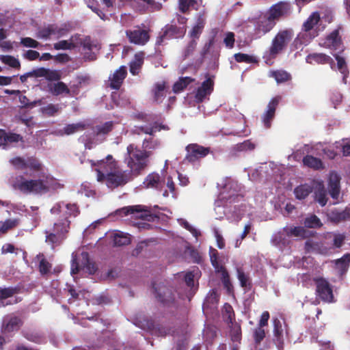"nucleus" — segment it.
<instances>
[{"label": "nucleus", "instance_id": "2f4dec72", "mask_svg": "<svg viewBox=\"0 0 350 350\" xmlns=\"http://www.w3.org/2000/svg\"><path fill=\"white\" fill-rule=\"evenodd\" d=\"M221 272V282L224 286V288L226 290V293L228 295H233L234 294V287L232 284L231 283L230 275L227 270L225 267L221 266L220 270Z\"/></svg>", "mask_w": 350, "mask_h": 350}, {"label": "nucleus", "instance_id": "39448f33", "mask_svg": "<svg viewBox=\"0 0 350 350\" xmlns=\"http://www.w3.org/2000/svg\"><path fill=\"white\" fill-rule=\"evenodd\" d=\"M152 288L157 300L164 307L176 306V298L173 288L163 283L152 282Z\"/></svg>", "mask_w": 350, "mask_h": 350}, {"label": "nucleus", "instance_id": "4c0bfd02", "mask_svg": "<svg viewBox=\"0 0 350 350\" xmlns=\"http://www.w3.org/2000/svg\"><path fill=\"white\" fill-rule=\"evenodd\" d=\"M165 84L163 83H157L154 85V100L157 103H161L165 96Z\"/></svg>", "mask_w": 350, "mask_h": 350}, {"label": "nucleus", "instance_id": "aec40b11", "mask_svg": "<svg viewBox=\"0 0 350 350\" xmlns=\"http://www.w3.org/2000/svg\"><path fill=\"white\" fill-rule=\"evenodd\" d=\"M214 81L210 77L204 81L196 91L195 98L198 102H202L204 98L213 91Z\"/></svg>", "mask_w": 350, "mask_h": 350}, {"label": "nucleus", "instance_id": "a211bd4d", "mask_svg": "<svg viewBox=\"0 0 350 350\" xmlns=\"http://www.w3.org/2000/svg\"><path fill=\"white\" fill-rule=\"evenodd\" d=\"M23 320L21 317L10 314L3 319L1 332L3 334H8L12 332H17L23 325Z\"/></svg>", "mask_w": 350, "mask_h": 350}, {"label": "nucleus", "instance_id": "58836bf2", "mask_svg": "<svg viewBox=\"0 0 350 350\" xmlns=\"http://www.w3.org/2000/svg\"><path fill=\"white\" fill-rule=\"evenodd\" d=\"M320 20V16L318 12L312 13L303 25V29L305 31H308L313 29Z\"/></svg>", "mask_w": 350, "mask_h": 350}, {"label": "nucleus", "instance_id": "864d4df0", "mask_svg": "<svg viewBox=\"0 0 350 350\" xmlns=\"http://www.w3.org/2000/svg\"><path fill=\"white\" fill-rule=\"evenodd\" d=\"M26 169L29 168L31 170L38 172L42 170V164L35 157H28L25 162Z\"/></svg>", "mask_w": 350, "mask_h": 350}, {"label": "nucleus", "instance_id": "72a5a7b5", "mask_svg": "<svg viewBox=\"0 0 350 350\" xmlns=\"http://www.w3.org/2000/svg\"><path fill=\"white\" fill-rule=\"evenodd\" d=\"M312 192V187L308 184L297 186L294 189V193L297 199L304 200Z\"/></svg>", "mask_w": 350, "mask_h": 350}, {"label": "nucleus", "instance_id": "338daca9", "mask_svg": "<svg viewBox=\"0 0 350 350\" xmlns=\"http://www.w3.org/2000/svg\"><path fill=\"white\" fill-rule=\"evenodd\" d=\"M11 163L18 170H23L26 169L25 162L26 160L24 159L17 157L15 158H13L10 161Z\"/></svg>", "mask_w": 350, "mask_h": 350}, {"label": "nucleus", "instance_id": "c756f323", "mask_svg": "<svg viewBox=\"0 0 350 350\" xmlns=\"http://www.w3.org/2000/svg\"><path fill=\"white\" fill-rule=\"evenodd\" d=\"M314 199L321 206H325L327 202V191L322 183H319L316 187Z\"/></svg>", "mask_w": 350, "mask_h": 350}, {"label": "nucleus", "instance_id": "b1692460", "mask_svg": "<svg viewBox=\"0 0 350 350\" xmlns=\"http://www.w3.org/2000/svg\"><path fill=\"white\" fill-rule=\"evenodd\" d=\"M329 193L331 197L337 200L340 194V178L336 173L332 172L328 182Z\"/></svg>", "mask_w": 350, "mask_h": 350}, {"label": "nucleus", "instance_id": "8fccbe9b", "mask_svg": "<svg viewBox=\"0 0 350 350\" xmlns=\"http://www.w3.org/2000/svg\"><path fill=\"white\" fill-rule=\"evenodd\" d=\"M62 107L58 104H49L46 106L41 108L42 112L47 115L49 116H53L56 115L60 110Z\"/></svg>", "mask_w": 350, "mask_h": 350}, {"label": "nucleus", "instance_id": "13d9d810", "mask_svg": "<svg viewBox=\"0 0 350 350\" xmlns=\"http://www.w3.org/2000/svg\"><path fill=\"white\" fill-rule=\"evenodd\" d=\"M329 238H332L333 247L340 248L344 243L345 236L342 234L332 233L328 235Z\"/></svg>", "mask_w": 350, "mask_h": 350}, {"label": "nucleus", "instance_id": "49530a36", "mask_svg": "<svg viewBox=\"0 0 350 350\" xmlns=\"http://www.w3.org/2000/svg\"><path fill=\"white\" fill-rule=\"evenodd\" d=\"M113 241L115 246L120 247L130 244L131 239L127 234L117 233L114 234Z\"/></svg>", "mask_w": 350, "mask_h": 350}, {"label": "nucleus", "instance_id": "a18cd8bd", "mask_svg": "<svg viewBox=\"0 0 350 350\" xmlns=\"http://www.w3.org/2000/svg\"><path fill=\"white\" fill-rule=\"evenodd\" d=\"M223 317L228 324H232L234 320V312L230 304L226 303L223 308Z\"/></svg>", "mask_w": 350, "mask_h": 350}, {"label": "nucleus", "instance_id": "20e7f679", "mask_svg": "<svg viewBox=\"0 0 350 350\" xmlns=\"http://www.w3.org/2000/svg\"><path fill=\"white\" fill-rule=\"evenodd\" d=\"M293 33L291 29L280 31L273 38L269 49V55L271 58H275L287 46L292 40Z\"/></svg>", "mask_w": 350, "mask_h": 350}, {"label": "nucleus", "instance_id": "0e129e2a", "mask_svg": "<svg viewBox=\"0 0 350 350\" xmlns=\"http://www.w3.org/2000/svg\"><path fill=\"white\" fill-rule=\"evenodd\" d=\"M61 73L58 70H51L48 69V72L46 77V79L49 82L55 83V81L57 82L61 79Z\"/></svg>", "mask_w": 350, "mask_h": 350}, {"label": "nucleus", "instance_id": "f3484780", "mask_svg": "<svg viewBox=\"0 0 350 350\" xmlns=\"http://www.w3.org/2000/svg\"><path fill=\"white\" fill-rule=\"evenodd\" d=\"M126 35L130 42L138 45H144L150 40L149 31L139 27L134 30H127Z\"/></svg>", "mask_w": 350, "mask_h": 350}, {"label": "nucleus", "instance_id": "cd10ccee", "mask_svg": "<svg viewBox=\"0 0 350 350\" xmlns=\"http://www.w3.org/2000/svg\"><path fill=\"white\" fill-rule=\"evenodd\" d=\"M81 265L83 269L88 272L89 274H94L97 271V267L95 262L91 261L89 258L88 252H83L81 254Z\"/></svg>", "mask_w": 350, "mask_h": 350}, {"label": "nucleus", "instance_id": "423d86ee", "mask_svg": "<svg viewBox=\"0 0 350 350\" xmlns=\"http://www.w3.org/2000/svg\"><path fill=\"white\" fill-rule=\"evenodd\" d=\"M251 23L254 26V36L256 39L265 36L275 26V22L272 21L266 13L253 18Z\"/></svg>", "mask_w": 350, "mask_h": 350}, {"label": "nucleus", "instance_id": "bb28decb", "mask_svg": "<svg viewBox=\"0 0 350 350\" xmlns=\"http://www.w3.org/2000/svg\"><path fill=\"white\" fill-rule=\"evenodd\" d=\"M283 232L288 237H295L304 239L308 237V231L302 226L285 227L283 228Z\"/></svg>", "mask_w": 350, "mask_h": 350}, {"label": "nucleus", "instance_id": "0eeeda50", "mask_svg": "<svg viewBox=\"0 0 350 350\" xmlns=\"http://www.w3.org/2000/svg\"><path fill=\"white\" fill-rule=\"evenodd\" d=\"M133 178L132 174L129 170H122L118 167L114 172L108 174L104 179L107 187L115 189L126 185Z\"/></svg>", "mask_w": 350, "mask_h": 350}, {"label": "nucleus", "instance_id": "1a4fd4ad", "mask_svg": "<svg viewBox=\"0 0 350 350\" xmlns=\"http://www.w3.org/2000/svg\"><path fill=\"white\" fill-rule=\"evenodd\" d=\"M113 128L114 122L113 121L105 122L93 126L92 131L94 138L93 140H87L85 145L90 148L93 144L103 142L107 139V135L113 130Z\"/></svg>", "mask_w": 350, "mask_h": 350}, {"label": "nucleus", "instance_id": "ea45409f", "mask_svg": "<svg viewBox=\"0 0 350 350\" xmlns=\"http://www.w3.org/2000/svg\"><path fill=\"white\" fill-rule=\"evenodd\" d=\"M137 129L139 132L152 136L157 131H160L161 129H165V126L164 125L158 124L157 122H154L153 125L150 127L141 126H138Z\"/></svg>", "mask_w": 350, "mask_h": 350}, {"label": "nucleus", "instance_id": "2eb2a0df", "mask_svg": "<svg viewBox=\"0 0 350 350\" xmlns=\"http://www.w3.org/2000/svg\"><path fill=\"white\" fill-rule=\"evenodd\" d=\"M186 159L193 163L197 160L205 157L211 152L210 148L204 147L198 144H191L186 147Z\"/></svg>", "mask_w": 350, "mask_h": 350}, {"label": "nucleus", "instance_id": "c03bdc74", "mask_svg": "<svg viewBox=\"0 0 350 350\" xmlns=\"http://www.w3.org/2000/svg\"><path fill=\"white\" fill-rule=\"evenodd\" d=\"M20 288L18 287H0V300L6 299L18 293Z\"/></svg>", "mask_w": 350, "mask_h": 350}, {"label": "nucleus", "instance_id": "473e14b6", "mask_svg": "<svg viewBox=\"0 0 350 350\" xmlns=\"http://www.w3.org/2000/svg\"><path fill=\"white\" fill-rule=\"evenodd\" d=\"M303 163L304 165L314 170H321L323 168V163L322 161L312 155L305 156L303 158Z\"/></svg>", "mask_w": 350, "mask_h": 350}, {"label": "nucleus", "instance_id": "f257e3e1", "mask_svg": "<svg viewBox=\"0 0 350 350\" xmlns=\"http://www.w3.org/2000/svg\"><path fill=\"white\" fill-rule=\"evenodd\" d=\"M94 44L90 36L81 38V35L75 34L72 36L69 40H67V72H70L80 68L83 64L81 59L83 50H92Z\"/></svg>", "mask_w": 350, "mask_h": 350}, {"label": "nucleus", "instance_id": "7ed1b4c3", "mask_svg": "<svg viewBox=\"0 0 350 350\" xmlns=\"http://www.w3.org/2000/svg\"><path fill=\"white\" fill-rule=\"evenodd\" d=\"M14 186L25 194L42 195L50 191L47 177L45 179H26L23 176H19Z\"/></svg>", "mask_w": 350, "mask_h": 350}, {"label": "nucleus", "instance_id": "c9c22d12", "mask_svg": "<svg viewBox=\"0 0 350 350\" xmlns=\"http://www.w3.org/2000/svg\"><path fill=\"white\" fill-rule=\"evenodd\" d=\"M282 333L283 329L282 328V325L280 321L278 319L275 320L273 325V335L275 337L274 342L277 345L279 349L280 348V347L281 348H282Z\"/></svg>", "mask_w": 350, "mask_h": 350}, {"label": "nucleus", "instance_id": "680f3d73", "mask_svg": "<svg viewBox=\"0 0 350 350\" xmlns=\"http://www.w3.org/2000/svg\"><path fill=\"white\" fill-rule=\"evenodd\" d=\"M86 125L83 122L67 124V135L73 134L85 129Z\"/></svg>", "mask_w": 350, "mask_h": 350}, {"label": "nucleus", "instance_id": "79ce46f5", "mask_svg": "<svg viewBox=\"0 0 350 350\" xmlns=\"http://www.w3.org/2000/svg\"><path fill=\"white\" fill-rule=\"evenodd\" d=\"M234 58L238 63L245 62L247 64H257L258 62V60L256 57L242 53H235L234 55Z\"/></svg>", "mask_w": 350, "mask_h": 350}, {"label": "nucleus", "instance_id": "de8ad7c7", "mask_svg": "<svg viewBox=\"0 0 350 350\" xmlns=\"http://www.w3.org/2000/svg\"><path fill=\"white\" fill-rule=\"evenodd\" d=\"M334 56L337 61L338 70L344 75V77H346L349 74V70L345 58L338 54L334 55Z\"/></svg>", "mask_w": 350, "mask_h": 350}, {"label": "nucleus", "instance_id": "7c9ffc66", "mask_svg": "<svg viewBox=\"0 0 350 350\" xmlns=\"http://www.w3.org/2000/svg\"><path fill=\"white\" fill-rule=\"evenodd\" d=\"M53 35L57 36V38H58L64 35V29L57 31L53 25H50L46 28L40 29L38 32V38L44 39H47Z\"/></svg>", "mask_w": 350, "mask_h": 350}, {"label": "nucleus", "instance_id": "4d7b16f0", "mask_svg": "<svg viewBox=\"0 0 350 350\" xmlns=\"http://www.w3.org/2000/svg\"><path fill=\"white\" fill-rule=\"evenodd\" d=\"M327 40L328 43L332 45L334 47H337L341 43V39L339 36L338 30L336 29L333 31L327 37Z\"/></svg>", "mask_w": 350, "mask_h": 350}, {"label": "nucleus", "instance_id": "5701e85b", "mask_svg": "<svg viewBox=\"0 0 350 350\" xmlns=\"http://www.w3.org/2000/svg\"><path fill=\"white\" fill-rule=\"evenodd\" d=\"M65 230L64 224H55L54 232L49 233L47 231L46 232V242L49 244L59 243Z\"/></svg>", "mask_w": 350, "mask_h": 350}, {"label": "nucleus", "instance_id": "6ab92c4d", "mask_svg": "<svg viewBox=\"0 0 350 350\" xmlns=\"http://www.w3.org/2000/svg\"><path fill=\"white\" fill-rule=\"evenodd\" d=\"M165 180L157 172L150 173L144 179L142 187L145 189H152L161 191L164 186Z\"/></svg>", "mask_w": 350, "mask_h": 350}, {"label": "nucleus", "instance_id": "c85d7f7f", "mask_svg": "<svg viewBox=\"0 0 350 350\" xmlns=\"http://www.w3.org/2000/svg\"><path fill=\"white\" fill-rule=\"evenodd\" d=\"M268 76L275 79L278 83H285L291 79V74L284 70H270Z\"/></svg>", "mask_w": 350, "mask_h": 350}, {"label": "nucleus", "instance_id": "a878e982", "mask_svg": "<svg viewBox=\"0 0 350 350\" xmlns=\"http://www.w3.org/2000/svg\"><path fill=\"white\" fill-rule=\"evenodd\" d=\"M144 54L136 53L134 59L129 64V70L133 75H137L144 64Z\"/></svg>", "mask_w": 350, "mask_h": 350}, {"label": "nucleus", "instance_id": "f704fd0d", "mask_svg": "<svg viewBox=\"0 0 350 350\" xmlns=\"http://www.w3.org/2000/svg\"><path fill=\"white\" fill-rule=\"evenodd\" d=\"M47 91L54 96H58L66 92V84L64 82H49L46 86Z\"/></svg>", "mask_w": 350, "mask_h": 350}, {"label": "nucleus", "instance_id": "f03ea898", "mask_svg": "<svg viewBox=\"0 0 350 350\" xmlns=\"http://www.w3.org/2000/svg\"><path fill=\"white\" fill-rule=\"evenodd\" d=\"M128 157L125 159L131 174H140L148 165V158L152 154L150 150H143L134 144H129L126 148Z\"/></svg>", "mask_w": 350, "mask_h": 350}, {"label": "nucleus", "instance_id": "f8f14e48", "mask_svg": "<svg viewBox=\"0 0 350 350\" xmlns=\"http://www.w3.org/2000/svg\"><path fill=\"white\" fill-rule=\"evenodd\" d=\"M316 285V295L323 301L332 302L334 295L332 288L329 282L322 277H317L313 279Z\"/></svg>", "mask_w": 350, "mask_h": 350}, {"label": "nucleus", "instance_id": "a19ab883", "mask_svg": "<svg viewBox=\"0 0 350 350\" xmlns=\"http://www.w3.org/2000/svg\"><path fill=\"white\" fill-rule=\"evenodd\" d=\"M230 335L233 342H240L242 338L241 327L239 323H232L230 324Z\"/></svg>", "mask_w": 350, "mask_h": 350}, {"label": "nucleus", "instance_id": "e433bc0d", "mask_svg": "<svg viewBox=\"0 0 350 350\" xmlns=\"http://www.w3.org/2000/svg\"><path fill=\"white\" fill-rule=\"evenodd\" d=\"M193 81L194 79L189 77H180L173 85L174 92L177 94L182 92Z\"/></svg>", "mask_w": 350, "mask_h": 350}, {"label": "nucleus", "instance_id": "4468645a", "mask_svg": "<svg viewBox=\"0 0 350 350\" xmlns=\"http://www.w3.org/2000/svg\"><path fill=\"white\" fill-rule=\"evenodd\" d=\"M291 5L284 1H280L273 5L265 12L273 22H277L282 18L289 15Z\"/></svg>", "mask_w": 350, "mask_h": 350}, {"label": "nucleus", "instance_id": "dca6fc26", "mask_svg": "<svg viewBox=\"0 0 350 350\" xmlns=\"http://www.w3.org/2000/svg\"><path fill=\"white\" fill-rule=\"evenodd\" d=\"M282 99L280 96H276L269 102L265 111L261 116L262 122L266 129H269L271 126V122L273 120L276 109Z\"/></svg>", "mask_w": 350, "mask_h": 350}, {"label": "nucleus", "instance_id": "bf43d9fd", "mask_svg": "<svg viewBox=\"0 0 350 350\" xmlns=\"http://www.w3.org/2000/svg\"><path fill=\"white\" fill-rule=\"evenodd\" d=\"M196 3V0H178L179 11L183 14H185L189 10L190 7Z\"/></svg>", "mask_w": 350, "mask_h": 350}, {"label": "nucleus", "instance_id": "6e6552de", "mask_svg": "<svg viewBox=\"0 0 350 350\" xmlns=\"http://www.w3.org/2000/svg\"><path fill=\"white\" fill-rule=\"evenodd\" d=\"M135 324L144 330L151 332L157 336H165L170 332V329L162 325H154L152 320L145 317H136Z\"/></svg>", "mask_w": 350, "mask_h": 350}, {"label": "nucleus", "instance_id": "9b49d317", "mask_svg": "<svg viewBox=\"0 0 350 350\" xmlns=\"http://www.w3.org/2000/svg\"><path fill=\"white\" fill-rule=\"evenodd\" d=\"M135 213H140L138 217L148 221H154L155 219L159 218L156 215L151 213L146 206L142 205L124 206L116 211V213L120 216H126Z\"/></svg>", "mask_w": 350, "mask_h": 350}, {"label": "nucleus", "instance_id": "052dcab7", "mask_svg": "<svg viewBox=\"0 0 350 350\" xmlns=\"http://www.w3.org/2000/svg\"><path fill=\"white\" fill-rule=\"evenodd\" d=\"M253 338L256 345H258L265 338V329L262 327H256L253 333Z\"/></svg>", "mask_w": 350, "mask_h": 350}, {"label": "nucleus", "instance_id": "e2e57ef3", "mask_svg": "<svg viewBox=\"0 0 350 350\" xmlns=\"http://www.w3.org/2000/svg\"><path fill=\"white\" fill-rule=\"evenodd\" d=\"M254 144L250 139L245 140L242 143L237 144L235 147L236 150L238 151L252 150H254Z\"/></svg>", "mask_w": 350, "mask_h": 350}, {"label": "nucleus", "instance_id": "4be33fe9", "mask_svg": "<svg viewBox=\"0 0 350 350\" xmlns=\"http://www.w3.org/2000/svg\"><path fill=\"white\" fill-rule=\"evenodd\" d=\"M327 217L330 221L335 224L350 221V208L346 207L342 211H339L336 208L331 210L327 213Z\"/></svg>", "mask_w": 350, "mask_h": 350}, {"label": "nucleus", "instance_id": "603ef678", "mask_svg": "<svg viewBox=\"0 0 350 350\" xmlns=\"http://www.w3.org/2000/svg\"><path fill=\"white\" fill-rule=\"evenodd\" d=\"M18 224V219H6L4 222L2 223L0 227V232L2 234L6 233L9 230L13 229L16 227Z\"/></svg>", "mask_w": 350, "mask_h": 350}, {"label": "nucleus", "instance_id": "69168bd1", "mask_svg": "<svg viewBox=\"0 0 350 350\" xmlns=\"http://www.w3.org/2000/svg\"><path fill=\"white\" fill-rule=\"evenodd\" d=\"M19 101L22 105V107L25 108H31L36 106L38 103L40 104L41 103V100H36L30 103L28 98L25 95H22L19 97Z\"/></svg>", "mask_w": 350, "mask_h": 350}, {"label": "nucleus", "instance_id": "37998d69", "mask_svg": "<svg viewBox=\"0 0 350 350\" xmlns=\"http://www.w3.org/2000/svg\"><path fill=\"white\" fill-rule=\"evenodd\" d=\"M304 226L309 228H317L322 226L320 219L315 215H311L305 218Z\"/></svg>", "mask_w": 350, "mask_h": 350}, {"label": "nucleus", "instance_id": "3c124183", "mask_svg": "<svg viewBox=\"0 0 350 350\" xmlns=\"http://www.w3.org/2000/svg\"><path fill=\"white\" fill-rule=\"evenodd\" d=\"M160 143L158 139H154L153 137L145 139L142 143L143 150H150L156 149Z\"/></svg>", "mask_w": 350, "mask_h": 350}, {"label": "nucleus", "instance_id": "09e8293b", "mask_svg": "<svg viewBox=\"0 0 350 350\" xmlns=\"http://www.w3.org/2000/svg\"><path fill=\"white\" fill-rule=\"evenodd\" d=\"M0 59L3 63L14 68H20L21 64L18 59L11 55H1Z\"/></svg>", "mask_w": 350, "mask_h": 350}, {"label": "nucleus", "instance_id": "5fc2aeb1", "mask_svg": "<svg viewBox=\"0 0 350 350\" xmlns=\"http://www.w3.org/2000/svg\"><path fill=\"white\" fill-rule=\"evenodd\" d=\"M197 44V40L194 39H191L187 43L183 52V56L185 59L187 58L193 53L196 49Z\"/></svg>", "mask_w": 350, "mask_h": 350}, {"label": "nucleus", "instance_id": "393cba45", "mask_svg": "<svg viewBox=\"0 0 350 350\" xmlns=\"http://www.w3.org/2000/svg\"><path fill=\"white\" fill-rule=\"evenodd\" d=\"M306 62L311 64H325L334 63V61L330 56L322 53H313L309 54L306 57Z\"/></svg>", "mask_w": 350, "mask_h": 350}, {"label": "nucleus", "instance_id": "774afa93", "mask_svg": "<svg viewBox=\"0 0 350 350\" xmlns=\"http://www.w3.org/2000/svg\"><path fill=\"white\" fill-rule=\"evenodd\" d=\"M21 43L26 47L38 48L39 42L31 38L26 37L21 39Z\"/></svg>", "mask_w": 350, "mask_h": 350}, {"label": "nucleus", "instance_id": "ddd939ff", "mask_svg": "<svg viewBox=\"0 0 350 350\" xmlns=\"http://www.w3.org/2000/svg\"><path fill=\"white\" fill-rule=\"evenodd\" d=\"M173 23V21L172 22ZM187 28L177 26L176 24H167L162 29V34L158 38L157 43H161L164 39H178L185 36Z\"/></svg>", "mask_w": 350, "mask_h": 350}, {"label": "nucleus", "instance_id": "6e6d98bb", "mask_svg": "<svg viewBox=\"0 0 350 350\" xmlns=\"http://www.w3.org/2000/svg\"><path fill=\"white\" fill-rule=\"evenodd\" d=\"M237 278L240 282V284L241 287L247 288L249 286L250 288L251 284L250 282L249 277L244 273L241 268H237Z\"/></svg>", "mask_w": 350, "mask_h": 350}, {"label": "nucleus", "instance_id": "9d476101", "mask_svg": "<svg viewBox=\"0 0 350 350\" xmlns=\"http://www.w3.org/2000/svg\"><path fill=\"white\" fill-rule=\"evenodd\" d=\"M118 167V162L111 154H108L105 159L98 161L97 167L94 169L97 173V180L103 183L105 177L114 172Z\"/></svg>", "mask_w": 350, "mask_h": 350}, {"label": "nucleus", "instance_id": "412c9836", "mask_svg": "<svg viewBox=\"0 0 350 350\" xmlns=\"http://www.w3.org/2000/svg\"><path fill=\"white\" fill-rule=\"evenodd\" d=\"M127 75L126 68L124 66H120L109 78V87L113 90H119Z\"/></svg>", "mask_w": 350, "mask_h": 350}]
</instances>
